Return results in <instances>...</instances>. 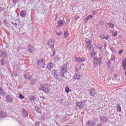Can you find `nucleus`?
I'll use <instances>...</instances> for the list:
<instances>
[{
    "instance_id": "nucleus-1",
    "label": "nucleus",
    "mask_w": 126,
    "mask_h": 126,
    "mask_svg": "<svg viewBox=\"0 0 126 126\" xmlns=\"http://www.w3.org/2000/svg\"><path fill=\"white\" fill-rule=\"evenodd\" d=\"M67 73V63L63 64L60 68V75L61 76V80H63L64 78H67L64 74Z\"/></svg>"
},
{
    "instance_id": "nucleus-2",
    "label": "nucleus",
    "mask_w": 126,
    "mask_h": 126,
    "mask_svg": "<svg viewBox=\"0 0 126 126\" xmlns=\"http://www.w3.org/2000/svg\"><path fill=\"white\" fill-rule=\"evenodd\" d=\"M39 90L44 91L45 93H49V92H50V88L47 84H44L41 86Z\"/></svg>"
},
{
    "instance_id": "nucleus-3",
    "label": "nucleus",
    "mask_w": 126,
    "mask_h": 126,
    "mask_svg": "<svg viewBox=\"0 0 126 126\" xmlns=\"http://www.w3.org/2000/svg\"><path fill=\"white\" fill-rule=\"evenodd\" d=\"M101 59L102 57H101L99 58H94V67H97L98 66V65H100L101 64Z\"/></svg>"
},
{
    "instance_id": "nucleus-4",
    "label": "nucleus",
    "mask_w": 126,
    "mask_h": 126,
    "mask_svg": "<svg viewBox=\"0 0 126 126\" xmlns=\"http://www.w3.org/2000/svg\"><path fill=\"white\" fill-rule=\"evenodd\" d=\"M37 64L39 65V66H40V67L42 68H45V66H46V64H45L43 59H40L39 60H37Z\"/></svg>"
},
{
    "instance_id": "nucleus-5",
    "label": "nucleus",
    "mask_w": 126,
    "mask_h": 126,
    "mask_svg": "<svg viewBox=\"0 0 126 126\" xmlns=\"http://www.w3.org/2000/svg\"><path fill=\"white\" fill-rule=\"evenodd\" d=\"M48 46H49L50 48H51L52 50H54V47L55 46V41L54 40L50 39L48 40L47 42Z\"/></svg>"
},
{
    "instance_id": "nucleus-6",
    "label": "nucleus",
    "mask_w": 126,
    "mask_h": 126,
    "mask_svg": "<svg viewBox=\"0 0 126 126\" xmlns=\"http://www.w3.org/2000/svg\"><path fill=\"white\" fill-rule=\"evenodd\" d=\"M99 120L100 122L102 123H108L109 120L108 118L105 116H101L99 117Z\"/></svg>"
},
{
    "instance_id": "nucleus-7",
    "label": "nucleus",
    "mask_w": 126,
    "mask_h": 126,
    "mask_svg": "<svg viewBox=\"0 0 126 126\" xmlns=\"http://www.w3.org/2000/svg\"><path fill=\"white\" fill-rule=\"evenodd\" d=\"M75 60L77 63H84L86 61V58L85 57H75Z\"/></svg>"
},
{
    "instance_id": "nucleus-8",
    "label": "nucleus",
    "mask_w": 126,
    "mask_h": 126,
    "mask_svg": "<svg viewBox=\"0 0 126 126\" xmlns=\"http://www.w3.org/2000/svg\"><path fill=\"white\" fill-rule=\"evenodd\" d=\"M28 49L29 52L31 53H33V52H34L35 51V47H34V46L32 45V44H30L28 46Z\"/></svg>"
},
{
    "instance_id": "nucleus-9",
    "label": "nucleus",
    "mask_w": 126,
    "mask_h": 126,
    "mask_svg": "<svg viewBox=\"0 0 126 126\" xmlns=\"http://www.w3.org/2000/svg\"><path fill=\"white\" fill-rule=\"evenodd\" d=\"M20 15L21 17H26L27 16V11L26 10H23L20 11Z\"/></svg>"
},
{
    "instance_id": "nucleus-10",
    "label": "nucleus",
    "mask_w": 126,
    "mask_h": 126,
    "mask_svg": "<svg viewBox=\"0 0 126 126\" xmlns=\"http://www.w3.org/2000/svg\"><path fill=\"white\" fill-rule=\"evenodd\" d=\"M47 66L49 70H51V69H53L54 67H56V65L52 63H49L48 64H47Z\"/></svg>"
},
{
    "instance_id": "nucleus-11",
    "label": "nucleus",
    "mask_w": 126,
    "mask_h": 126,
    "mask_svg": "<svg viewBox=\"0 0 126 126\" xmlns=\"http://www.w3.org/2000/svg\"><path fill=\"white\" fill-rule=\"evenodd\" d=\"M53 74L54 76V77L58 79V80H60V77H59V72H58V70H53Z\"/></svg>"
},
{
    "instance_id": "nucleus-12",
    "label": "nucleus",
    "mask_w": 126,
    "mask_h": 126,
    "mask_svg": "<svg viewBox=\"0 0 126 126\" xmlns=\"http://www.w3.org/2000/svg\"><path fill=\"white\" fill-rule=\"evenodd\" d=\"M86 125L87 126H96V123L93 121H88Z\"/></svg>"
},
{
    "instance_id": "nucleus-13",
    "label": "nucleus",
    "mask_w": 126,
    "mask_h": 126,
    "mask_svg": "<svg viewBox=\"0 0 126 126\" xmlns=\"http://www.w3.org/2000/svg\"><path fill=\"white\" fill-rule=\"evenodd\" d=\"M22 116L25 118H27L28 117V112L24 108L22 109Z\"/></svg>"
},
{
    "instance_id": "nucleus-14",
    "label": "nucleus",
    "mask_w": 126,
    "mask_h": 126,
    "mask_svg": "<svg viewBox=\"0 0 126 126\" xmlns=\"http://www.w3.org/2000/svg\"><path fill=\"white\" fill-rule=\"evenodd\" d=\"M7 55V53L6 52L0 50V58H6Z\"/></svg>"
},
{
    "instance_id": "nucleus-15",
    "label": "nucleus",
    "mask_w": 126,
    "mask_h": 126,
    "mask_svg": "<svg viewBox=\"0 0 126 126\" xmlns=\"http://www.w3.org/2000/svg\"><path fill=\"white\" fill-rule=\"evenodd\" d=\"M6 100L8 103H11V102H12V101H13V98H12V97H11V96H10V95H9V94L6 95Z\"/></svg>"
},
{
    "instance_id": "nucleus-16",
    "label": "nucleus",
    "mask_w": 126,
    "mask_h": 126,
    "mask_svg": "<svg viewBox=\"0 0 126 126\" xmlns=\"http://www.w3.org/2000/svg\"><path fill=\"white\" fill-rule=\"evenodd\" d=\"M24 77L25 79H29V80H31V79H32V77H31L30 74L28 72L25 74Z\"/></svg>"
},
{
    "instance_id": "nucleus-17",
    "label": "nucleus",
    "mask_w": 126,
    "mask_h": 126,
    "mask_svg": "<svg viewBox=\"0 0 126 126\" xmlns=\"http://www.w3.org/2000/svg\"><path fill=\"white\" fill-rule=\"evenodd\" d=\"M58 24L57 27H63V20H59L57 22Z\"/></svg>"
},
{
    "instance_id": "nucleus-18",
    "label": "nucleus",
    "mask_w": 126,
    "mask_h": 126,
    "mask_svg": "<svg viewBox=\"0 0 126 126\" xmlns=\"http://www.w3.org/2000/svg\"><path fill=\"white\" fill-rule=\"evenodd\" d=\"M76 106H77V107H79V109H82L84 107L82 103L79 101L76 102Z\"/></svg>"
},
{
    "instance_id": "nucleus-19",
    "label": "nucleus",
    "mask_w": 126,
    "mask_h": 126,
    "mask_svg": "<svg viewBox=\"0 0 126 126\" xmlns=\"http://www.w3.org/2000/svg\"><path fill=\"white\" fill-rule=\"evenodd\" d=\"M34 110L36 111L39 114H42V111H41V108L38 106H35Z\"/></svg>"
},
{
    "instance_id": "nucleus-20",
    "label": "nucleus",
    "mask_w": 126,
    "mask_h": 126,
    "mask_svg": "<svg viewBox=\"0 0 126 126\" xmlns=\"http://www.w3.org/2000/svg\"><path fill=\"white\" fill-rule=\"evenodd\" d=\"M86 45L87 47V48L91 45H92L91 44H92V40H90L89 41L85 42Z\"/></svg>"
},
{
    "instance_id": "nucleus-21",
    "label": "nucleus",
    "mask_w": 126,
    "mask_h": 126,
    "mask_svg": "<svg viewBox=\"0 0 126 126\" xmlns=\"http://www.w3.org/2000/svg\"><path fill=\"white\" fill-rule=\"evenodd\" d=\"M93 19V16L92 15H89L85 19V22H86L87 21H88L89 19Z\"/></svg>"
},
{
    "instance_id": "nucleus-22",
    "label": "nucleus",
    "mask_w": 126,
    "mask_h": 126,
    "mask_svg": "<svg viewBox=\"0 0 126 126\" xmlns=\"http://www.w3.org/2000/svg\"><path fill=\"white\" fill-rule=\"evenodd\" d=\"M96 94V92H95V89H92L90 91V95L91 96H94Z\"/></svg>"
},
{
    "instance_id": "nucleus-23",
    "label": "nucleus",
    "mask_w": 126,
    "mask_h": 126,
    "mask_svg": "<svg viewBox=\"0 0 126 126\" xmlns=\"http://www.w3.org/2000/svg\"><path fill=\"white\" fill-rule=\"evenodd\" d=\"M74 78V79L79 80V79H80V75L79 74H75Z\"/></svg>"
},
{
    "instance_id": "nucleus-24",
    "label": "nucleus",
    "mask_w": 126,
    "mask_h": 126,
    "mask_svg": "<svg viewBox=\"0 0 126 126\" xmlns=\"http://www.w3.org/2000/svg\"><path fill=\"white\" fill-rule=\"evenodd\" d=\"M6 116V114L4 111H0V118H4Z\"/></svg>"
},
{
    "instance_id": "nucleus-25",
    "label": "nucleus",
    "mask_w": 126,
    "mask_h": 126,
    "mask_svg": "<svg viewBox=\"0 0 126 126\" xmlns=\"http://www.w3.org/2000/svg\"><path fill=\"white\" fill-rule=\"evenodd\" d=\"M0 96H4L5 95V92H4L1 88H0Z\"/></svg>"
},
{
    "instance_id": "nucleus-26",
    "label": "nucleus",
    "mask_w": 126,
    "mask_h": 126,
    "mask_svg": "<svg viewBox=\"0 0 126 126\" xmlns=\"http://www.w3.org/2000/svg\"><path fill=\"white\" fill-rule=\"evenodd\" d=\"M56 34L57 36H61L62 35V31L61 30H57Z\"/></svg>"
},
{
    "instance_id": "nucleus-27",
    "label": "nucleus",
    "mask_w": 126,
    "mask_h": 126,
    "mask_svg": "<svg viewBox=\"0 0 126 126\" xmlns=\"http://www.w3.org/2000/svg\"><path fill=\"white\" fill-rule=\"evenodd\" d=\"M88 49H89V50H90V52H92V51H94V47H93V45H91L90 46H88Z\"/></svg>"
},
{
    "instance_id": "nucleus-28",
    "label": "nucleus",
    "mask_w": 126,
    "mask_h": 126,
    "mask_svg": "<svg viewBox=\"0 0 126 126\" xmlns=\"http://www.w3.org/2000/svg\"><path fill=\"white\" fill-rule=\"evenodd\" d=\"M94 56H96V52H95V51L93 50L91 53V58H93Z\"/></svg>"
},
{
    "instance_id": "nucleus-29",
    "label": "nucleus",
    "mask_w": 126,
    "mask_h": 126,
    "mask_svg": "<svg viewBox=\"0 0 126 126\" xmlns=\"http://www.w3.org/2000/svg\"><path fill=\"white\" fill-rule=\"evenodd\" d=\"M123 66H126V58H124V60L122 61Z\"/></svg>"
},
{
    "instance_id": "nucleus-30",
    "label": "nucleus",
    "mask_w": 126,
    "mask_h": 126,
    "mask_svg": "<svg viewBox=\"0 0 126 126\" xmlns=\"http://www.w3.org/2000/svg\"><path fill=\"white\" fill-rule=\"evenodd\" d=\"M108 25L110 28H114V27H115V25L112 23H108Z\"/></svg>"
},
{
    "instance_id": "nucleus-31",
    "label": "nucleus",
    "mask_w": 126,
    "mask_h": 126,
    "mask_svg": "<svg viewBox=\"0 0 126 126\" xmlns=\"http://www.w3.org/2000/svg\"><path fill=\"white\" fill-rule=\"evenodd\" d=\"M0 63H1L2 65H4V64H5V61H4V59H2L0 60Z\"/></svg>"
},
{
    "instance_id": "nucleus-32",
    "label": "nucleus",
    "mask_w": 126,
    "mask_h": 126,
    "mask_svg": "<svg viewBox=\"0 0 126 126\" xmlns=\"http://www.w3.org/2000/svg\"><path fill=\"white\" fill-rule=\"evenodd\" d=\"M115 60H116V56L115 55H112L111 56V61H115Z\"/></svg>"
},
{
    "instance_id": "nucleus-33",
    "label": "nucleus",
    "mask_w": 126,
    "mask_h": 126,
    "mask_svg": "<svg viewBox=\"0 0 126 126\" xmlns=\"http://www.w3.org/2000/svg\"><path fill=\"white\" fill-rule=\"evenodd\" d=\"M83 105V106L84 107L85 106L86 103H87V100H83V101L81 102Z\"/></svg>"
},
{
    "instance_id": "nucleus-34",
    "label": "nucleus",
    "mask_w": 126,
    "mask_h": 126,
    "mask_svg": "<svg viewBox=\"0 0 126 126\" xmlns=\"http://www.w3.org/2000/svg\"><path fill=\"white\" fill-rule=\"evenodd\" d=\"M111 60H108V68H110V67H111V64H112V61H111Z\"/></svg>"
},
{
    "instance_id": "nucleus-35",
    "label": "nucleus",
    "mask_w": 126,
    "mask_h": 126,
    "mask_svg": "<svg viewBox=\"0 0 126 126\" xmlns=\"http://www.w3.org/2000/svg\"><path fill=\"white\" fill-rule=\"evenodd\" d=\"M117 110L118 112H121V111H122V108L121 107V106H120V105H118L117 106Z\"/></svg>"
},
{
    "instance_id": "nucleus-36",
    "label": "nucleus",
    "mask_w": 126,
    "mask_h": 126,
    "mask_svg": "<svg viewBox=\"0 0 126 126\" xmlns=\"http://www.w3.org/2000/svg\"><path fill=\"white\" fill-rule=\"evenodd\" d=\"M64 38H67L68 36V32H64Z\"/></svg>"
},
{
    "instance_id": "nucleus-37",
    "label": "nucleus",
    "mask_w": 126,
    "mask_h": 126,
    "mask_svg": "<svg viewBox=\"0 0 126 126\" xmlns=\"http://www.w3.org/2000/svg\"><path fill=\"white\" fill-rule=\"evenodd\" d=\"M65 92L66 93H69V88L68 86L65 88Z\"/></svg>"
},
{
    "instance_id": "nucleus-38",
    "label": "nucleus",
    "mask_w": 126,
    "mask_h": 126,
    "mask_svg": "<svg viewBox=\"0 0 126 126\" xmlns=\"http://www.w3.org/2000/svg\"><path fill=\"white\" fill-rule=\"evenodd\" d=\"M19 1V0H12V2L14 3V4H16Z\"/></svg>"
},
{
    "instance_id": "nucleus-39",
    "label": "nucleus",
    "mask_w": 126,
    "mask_h": 126,
    "mask_svg": "<svg viewBox=\"0 0 126 126\" xmlns=\"http://www.w3.org/2000/svg\"><path fill=\"white\" fill-rule=\"evenodd\" d=\"M112 35L114 37H117L118 36V32H112Z\"/></svg>"
},
{
    "instance_id": "nucleus-40",
    "label": "nucleus",
    "mask_w": 126,
    "mask_h": 126,
    "mask_svg": "<svg viewBox=\"0 0 126 126\" xmlns=\"http://www.w3.org/2000/svg\"><path fill=\"white\" fill-rule=\"evenodd\" d=\"M78 71H79V69H78V68L75 67V72H76V74H79V73H78Z\"/></svg>"
},
{
    "instance_id": "nucleus-41",
    "label": "nucleus",
    "mask_w": 126,
    "mask_h": 126,
    "mask_svg": "<svg viewBox=\"0 0 126 126\" xmlns=\"http://www.w3.org/2000/svg\"><path fill=\"white\" fill-rule=\"evenodd\" d=\"M79 18H80V16L79 15L76 16V17H75L76 20H78V19H79Z\"/></svg>"
},
{
    "instance_id": "nucleus-42",
    "label": "nucleus",
    "mask_w": 126,
    "mask_h": 126,
    "mask_svg": "<svg viewBox=\"0 0 126 126\" xmlns=\"http://www.w3.org/2000/svg\"><path fill=\"white\" fill-rule=\"evenodd\" d=\"M19 98L20 99H24V96H23V95L20 94L19 95Z\"/></svg>"
},
{
    "instance_id": "nucleus-43",
    "label": "nucleus",
    "mask_w": 126,
    "mask_h": 126,
    "mask_svg": "<svg viewBox=\"0 0 126 126\" xmlns=\"http://www.w3.org/2000/svg\"><path fill=\"white\" fill-rule=\"evenodd\" d=\"M30 100L34 101V96H32L30 97Z\"/></svg>"
},
{
    "instance_id": "nucleus-44",
    "label": "nucleus",
    "mask_w": 126,
    "mask_h": 126,
    "mask_svg": "<svg viewBox=\"0 0 126 126\" xmlns=\"http://www.w3.org/2000/svg\"><path fill=\"white\" fill-rule=\"evenodd\" d=\"M92 13L93 15H96L97 14V11H93Z\"/></svg>"
},
{
    "instance_id": "nucleus-45",
    "label": "nucleus",
    "mask_w": 126,
    "mask_h": 126,
    "mask_svg": "<svg viewBox=\"0 0 126 126\" xmlns=\"http://www.w3.org/2000/svg\"><path fill=\"white\" fill-rule=\"evenodd\" d=\"M98 49L100 52H103V48H102V46H99Z\"/></svg>"
},
{
    "instance_id": "nucleus-46",
    "label": "nucleus",
    "mask_w": 126,
    "mask_h": 126,
    "mask_svg": "<svg viewBox=\"0 0 126 126\" xmlns=\"http://www.w3.org/2000/svg\"><path fill=\"white\" fill-rule=\"evenodd\" d=\"M99 24H100V25H104V21H103V20H101L99 22Z\"/></svg>"
},
{
    "instance_id": "nucleus-47",
    "label": "nucleus",
    "mask_w": 126,
    "mask_h": 126,
    "mask_svg": "<svg viewBox=\"0 0 126 126\" xmlns=\"http://www.w3.org/2000/svg\"><path fill=\"white\" fill-rule=\"evenodd\" d=\"M32 84H35V83H36V79H33L32 81Z\"/></svg>"
},
{
    "instance_id": "nucleus-48",
    "label": "nucleus",
    "mask_w": 126,
    "mask_h": 126,
    "mask_svg": "<svg viewBox=\"0 0 126 126\" xmlns=\"http://www.w3.org/2000/svg\"><path fill=\"white\" fill-rule=\"evenodd\" d=\"M123 52H124V50H120L118 52V54H119V55H122V54H123Z\"/></svg>"
},
{
    "instance_id": "nucleus-49",
    "label": "nucleus",
    "mask_w": 126,
    "mask_h": 126,
    "mask_svg": "<svg viewBox=\"0 0 126 126\" xmlns=\"http://www.w3.org/2000/svg\"><path fill=\"white\" fill-rule=\"evenodd\" d=\"M55 55H56V50L55 49H54L52 56L55 57Z\"/></svg>"
},
{
    "instance_id": "nucleus-50",
    "label": "nucleus",
    "mask_w": 126,
    "mask_h": 126,
    "mask_svg": "<svg viewBox=\"0 0 126 126\" xmlns=\"http://www.w3.org/2000/svg\"><path fill=\"white\" fill-rule=\"evenodd\" d=\"M110 50L112 51V52L115 51V48H114V47H110Z\"/></svg>"
},
{
    "instance_id": "nucleus-51",
    "label": "nucleus",
    "mask_w": 126,
    "mask_h": 126,
    "mask_svg": "<svg viewBox=\"0 0 126 126\" xmlns=\"http://www.w3.org/2000/svg\"><path fill=\"white\" fill-rule=\"evenodd\" d=\"M3 10V8L1 6H0V12H1Z\"/></svg>"
},
{
    "instance_id": "nucleus-52",
    "label": "nucleus",
    "mask_w": 126,
    "mask_h": 126,
    "mask_svg": "<svg viewBox=\"0 0 126 126\" xmlns=\"http://www.w3.org/2000/svg\"><path fill=\"white\" fill-rule=\"evenodd\" d=\"M35 125L36 126H39V122H36L35 124Z\"/></svg>"
},
{
    "instance_id": "nucleus-53",
    "label": "nucleus",
    "mask_w": 126,
    "mask_h": 126,
    "mask_svg": "<svg viewBox=\"0 0 126 126\" xmlns=\"http://www.w3.org/2000/svg\"><path fill=\"white\" fill-rule=\"evenodd\" d=\"M103 126L102 125V123H97L96 125V126Z\"/></svg>"
},
{
    "instance_id": "nucleus-54",
    "label": "nucleus",
    "mask_w": 126,
    "mask_h": 126,
    "mask_svg": "<svg viewBox=\"0 0 126 126\" xmlns=\"http://www.w3.org/2000/svg\"><path fill=\"white\" fill-rule=\"evenodd\" d=\"M123 70H126V66H123Z\"/></svg>"
},
{
    "instance_id": "nucleus-55",
    "label": "nucleus",
    "mask_w": 126,
    "mask_h": 126,
    "mask_svg": "<svg viewBox=\"0 0 126 126\" xmlns=\"http://www.w3.org/2000/svg\"><path fill=\"white\" fill-rule=\"evenodd\" d=\"M14 26H15V27H17V23H15L14 24Z\"/></svg>"
},
{
    "instance_id": "nucleus-56",
    "label": "nucleus",
    "mask_w": 126,
    "mask_h": 126,
    "mask_svg": "<svg viewBox=\"0 0 126 126\" xmlns=\"http://www.w3.org/2000/svg\"><path fill=\"white\" fill-rule=\"evenodd\" d=\"M114 78H117V74H115L114 76Z\"/></svg>"
},
{
    "instance_id": "nucleus-57",
    "label": "nucleus",
    "mask_w": 126,
    "mask_h": 126,
    "mask_svg": "<svg viewBox=\"0 0 126 126\" xmlns=\"http://www.w3.org/2000/svg\"><path fill=\"white\" fill-rule=\"evenodd\" d=\"M105 39L108 40L109 39V36L105 37Z\"/></svg>"
},
{
    "instance_id": "nucleus-58",
    "label": "nucleus",
    "mask_w": 126,
    "mask_h": 126,
    "mask_svg": "<svg viewBox=\"0 0 126 126\" xmlns=\"http://www.w3.org/2000/svg\"><path fill=\"white\" fill-rule=\"evenodd\" d=\"M11 24H14V23H13V22H11Z\"/></svg>"
},
{
    "instance_id": "nucleus-59",
    "label": "nucleus",
    "mask_w": 126,
    "mask_h": 126,
    "mask_svg": "<svg viewBox=\"0 0 126 126\" xmlns=\"http://www.w3.org/2000/svg\"><path fill=\"white\" fill-rule=\"evenodd\" d=\"M104 46L107 47V45H106V44H104Z\"/></svg>"
},
{
    "instance_id": "nucleus-60",
    "label": "nucleus",
    "mask_w": 126,
    "mask_h": 126,
    "mask_svg": "<svg viewBox=\"0 0 126 126\" xmlns=\"http://www.w3.org/2000/svg\"><path fill=\"white\" fill-rule=\"evenodd\" d=\"M69 91L70 92L71 91V89H69Z\"/></svg>"
},
{
    "instance_id": "nucleus-61",
    "label": "nucleus",
    "mask_w": 126,
    "mask_h": 126,
    "mask_svg": "<svg viewBox=\"0 0 126 126\" xmlns=\"http://www.w3.org/2000/svg\"><path fill=\"white\" fill-rule=\"evenodd\" d=\"M57 18H58V16H57V17H56V19H57Z\"/></svg>"
},
{
    "instance_id": "nucleus-62",
    "label": "nucleus",
    "mask_w": 126,
    "mask_h": 126,
    "mask_svg": "<svg viewBox=\"0 0 126 126\" xmlns=\"http://www.w3.org/2000/svg\"><path fill=\"white\" fill-rule=\"evenodd\" d=\"M74 117H75V118H76V116H75Z\"/></svg>"
}]
</instances>
